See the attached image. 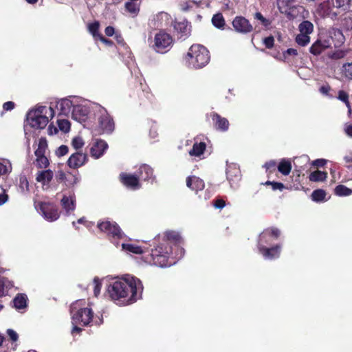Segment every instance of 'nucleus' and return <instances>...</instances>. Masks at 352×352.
Instances as JSON below:
<instances>
[{"instance_id": "nucleus-29", "label": "nucleus", "mask_w": 352, "mask_h": 352, "mask_svg": "<svg viewBox=\"0 0 352 352\" xmlns=\"http://www.w3.org/2000/svg\"><path fill=\"white\" fill-rule=\"evenodd\" d=\"M206 148V144L205 142H195L192 149L189 151V155L190 156L195 157H200L202 154H204V151Z\"/></svg>"}, {"instance_id": "nucleus-16", "label": "nucleus", "mask_w": 352, "mask_h": 352, "mask_svg": "<svg viewBox=\"0 0 352 352\" xmlns=\"http://www.w3.org/2000/svg\"><path fill=\"white\" fill-rule=\"evenodd\" d=\"M135 174L137 177H138L139 182L143 180L153 183L155 179L153 168L147 164L141 165L136 170Z\"/></svg>"}, {"instance_id": "nucleus-47", "label": "nucleus", "mask_w": 352, "mask_h": 352, "mask_svg": "<svg viewBox=\"0 0 352 352\" xmlns=\"http://www.w3.org/2000/svg\"><path fill=\"white\" fill-rule=\"evenodd\" d=\"M265 185L269 186L270 185L272 186V188L273 190H278L280 191H283L286 187L285 185L281 182H271V181H267L265 183Z\"/></svg>"}, {"instance_id": "nucleus-17", "label": "nucleus", "mask_w": 352, "mask_h": 352, "mask_svg": "<svg viewBox=\"0 0 352 352\" xmlns=\"http://www.w3.org/2000/svg\"><path fill=\"white\" fill-rule=\"evenodd\" d=\"M87 160V154L82 152H76L68 159L67 165L72 168H78L83 166Z\"/></svg>"}, {"instance_id": "nucleus-33", "label": "nucleus", "mask_w": 352, "mask_h": 352, "mask_svg": "<svg viewBox=\"0 0 352 352\" xmlns=\"http://www.w3.org/2000/svg\"><path fill=\"white\" fill-rule=\"evenodd\" d=\"M212 25L220 30H223L226 26V21L223 14L220 12L213 15L212 18Z\"/></svg>"}, {"instance_id": "nucleus-4", "label": "nucleus", "mask_w": 352, "mask_h": 352, "mask_svg": "<svg viewBox=\"0 0 352 352\" xmlns=\"http://www.w3.org/2000/svg\"><path fill=\"white\" fill-rule=\"evenodd\" d=\"M185 58L189 66L195 69L202 68L210 61L209 51L201 45H192Z\"/></svg>"}, {"instance_id": "nucleus-13", "label": "nucleus", "mask_w": 352, "mask_h": 352, "mask_svg": "<svg viewBox=\"0 0 352 352\" xmlns=\"http://www.w3.org/2000/svg\"><path fill=\"white\" fill-rule=\"evenodd\" d=\"M294 0H279L278 2V10L280 13L285 14L289 19H294L296 15L297 6H294Z\"/></svg>"}, {"instance_id": "nucleus-25", "label": "nucleus", "mask_w": 352, "mask_h": 352, "mask_svg": "<svg viewBox=\"0 0 352 352\" xmlns=\"http://www.w3.org/2000/svg\"><path fill=\"white\" fill-rule=\"evenodd\" d=\"M174 29L184 36H187L190 34V25L186 20L182 21H175L174 23Z\"/></svg>"}, {"instance_id": "nucleus-51", "label": "nucleus", "mask_w": 352, "mask_h": 352, "mask_svg": "<svg viewBox=\"0 0 352 352\" xmlns=\"http://www.w3.org/2000/svg\"><path fill=\"white\" fill-rule=\"evenodd\" d=\"M264 166L270 173L274 172L277 168L276 162L274 160L267 162Z\"/></svg>"}, {"instance_id": "nucleus-1", "label": "nucleus", "mask_w": 352, "mask_h": 352, "mask_svg": "<svg viewBox=\"0 0 352 352\" xmlns=\"http://www.w3.org/2000/svg\"><path fill=\"white\" fill-rule=\"evenodd\" d=\"M143 288L139 278L126 275L111 283L107 287V293L112 300L131 304L141 298Z\"/></svg>"}, {"instance_id": "nucleus-44", "label": "nucleus", "mask_w": 352, "mask_h": 352, "mask_svg": "<svg viewBox=\"0 0 352 352\" xmlns=\"http://www.w3.org/2000/svg\"><path fill=\"white\" fill-rule=\"evenodd\" d=\"M296 42L300 46H305L310 42L309 35L300 33L296 37Z\"/></svg>"}, {"instance_id": "nucleus-19", "label": "nucleus", "mask_w": 352, "mask_h": 352, "mask_svg": "<svg viewBox=\"0 0 352 352\" xmlns=\"http://www.w3.org/2000/svg\"><path fill=\"white\" fill-rule=\"evenodd\" d=\"M329 47H331L329 40L318 39L311 45L309 48V52L314 56H318Z\"/></svg>"}, {"instance_id": "nucleus-37", "label": "nucleus", "mask_w": 352, "mask_h": 352, "mask_svg": "<svg viewBox=\"0 0 352 352\" xmlns=\"http://www.w3.org/2000/svg\"><path fill=\"white\" fill-rule=\"evenodd\" d=\"M327 177V173L320 170H315L309 175V180L311 182H322Z\"/></svg>"}, {"instance_id": "nucleus-21", "label": "nucleus", "mask_w": 352, "mask_h": 352, "mask_svg": "<svg viewBox=\"0 0 352 352\" xmlns=\"http://www.w3.org/2000/svg\"><path fill=\"white\" fill-rule=\"evenodd\" d=\"M186 186L192 190L198 192L204 190L205 183L201 179L197 176H188L186 178Z\"/></svg>"}, {"instance_id": "nucleus-56", "label": "nucleus", "mask_w": 352, "mask_h": 352, "mask_svg": "<svg viewBox=\"0 0 352 352\" xmlns=\"http://www.w3.org/2000/svg\"><path fill=\"white\" fill-rule=\"evenodd\" d=\"M298 54V52L296 49L289 48L285 52H283V58L287 59L288 56H296Z\"/></svg>"}, {"instance_id": "nucleus-58", "label": "nucleus", "mask_w": 352, "mask_h": 352, "mask_svg": "<svg viewBox=\"0 0 352 352\" xmlns=\"http://www.w3.org/2000/svg\"><path fill=\"white\" fill-rule=\"evenodd\" d=\"M349 1V0H332L333 6L338 8L344 6Z\"/></svg>"}, {"instance_id": "nucleus-36", "label": "nucleus", "mask_w": 352, "mask_h": 352, "mask_svg": "<svg viewBox=\"0 0 352 352\" xmlns=\"http://www.w3.org/2000/svg\"><path fill=\"white\" fill-rule=\"evenodd\" d=\"M122 249L136 254H143L145 253L141 246L130 244V243H122Z\"/></svg>"}, {"instance_id": "nucleus-55", "label": "nucleus", "mask_w": 352, "mask_h": 352, "mask_svg": "<svg viewBox=\"0 0 352 352\" xmlns=\"http://www.w3.org/2000/svg\"><path fill=\"white\" fill-rule=\"evenodd\" d=\"M213 206L218 209H222L226 206V201L221 198L216 199L213 201Z\"/></svg>"}, {"instance_id": "nucleus-59", "label": "nucleus", "mask_w": 352, "mask_h": 352, "mask_svg": "<svg viewBox=\"0 0 352 352\" xmlns=\"http://www.w3.org/2000/svg\"><path fill=\"white\" fill-rule=\"evenodd\" d=\"M98 38L101 42H102L109 47H112L114 45L113 41L105 38L104 36H102V34L100 35V37Z\"/></svg>"}, {"instance_id": "nucleus-7", "label": "nucleus", "mask_w": 352, "mask_h": 352, "mask_svg": "<svg viewBox=\"0 0 352 352\" xmlns=\"http://www.w3.org/2000/svg\"><path fill=\"white\" fill-rule=\"evenodd\" d=\"M173 37L164 30H160L154 38L153 49L158 53H165L173 45Z\"/></svg>"}, {"instance_id": "nucleus-22", "label": "nucleus", "mask_w": 352, "mask_h": 352, "mask_svg": "<svg viewBox=\"0 0 352 352\" xmlns=\"http://www.w3.org/2000/svg\"><path fill=\"white\" fill-rule=\"evenodd\" d=\"M62 208L65 210L67 214H69L71 212L74 211L76 208V197L73 195H63L60 200Z\"/></svg>"}, {"instance_id": "nucleus-50", "label": "nucleus", "mask_w": 352, "mask_h": 352, "mask_svg": "<svg viewBox=\"0 0 352 352\" xmlns=\"http://www.w3.org/2000/svg\"><path fill=\"white\" fill-rule=\"evenodd\" d=\"M94 296L97 297L100 294L101 287H102L101 282L98 277L94 278Z\"/></svg>"}, {"instance_id": "nucleus-62", "label": "nucleus", "mask_w": 352, "mask_h": 352, "mask_svg": "<svg viewBox=\"0 0 352 352\" xmlns=\"http://www.w3.org/2000/svg\"><path fill=\"white\" fill-rule=\"evenodd\" d=\"M105 34L108 36H112L115 32L114 28L112 26H107L104 30Z\"/></svg>"}, {"instance_id": "nucleus-5", "label": "nucleus", "mask_w": 352, "mask_h": 352, "mask_svg": "<svg viewBox=\"0 0 352 352\" xmlns=\"http://www.w3.org/2000/svg\"><path fill=\"white\" fill-rule=\"evenodd\" d=\"M52 107L45 106L38 107L36 109L28 112L27 119L32 127L35 129H44L49 122V118L54 116Z\"/></svg>"}, {"instance_id": "nucleus-43", "label": "nucleus", "mask_w": 352, "mask_h": 352, "mask_svg": "<svg viewBox=\"0 0 352 352\" xmlns=\"http://www.w3.org/2000/svg\"><path fill=\"white\" fill-rule=\"evenodd\" d=\"M36 165L39 168H47L49 164V160L45 155L36 156Z\"/></svg>"}, {"instance_id": "nucleus-39", "label": "nucleus", "mask_w": 352, "mask_h": 352, "mask_svg": "<svg viewBox=\"0 0 352 352\" xmlns=\"http://www.w3.org/2000/svg\"><path fill=\"white\" fill-rule=\"evenodd\" d=\"M335 194L338 196H349L352 194V190L347 188L346 186L340 184L335 188Z\"/></svg>"}, {"instance_id": "nucleus-18", "label": "nucleus", "mask_w": 352, "mask_h": 352, "mask_svg": "<svg viewBox=\"0 0 352 352\" xmlns=\"http://www.w3.org/2000/svg\"><path fill=\"white\" fill-rule=\"evenodd\" d=\"M108 148L107 143L102 140H98L90 148V154L95 159L102 156Z\"/></svg>"}, {"instance_id": "nucleus-35", "label": "nucleus", "mask_w": 352, "mask_h": 352, "mask_svg": "<svg viewBox=\"0 0 352 352\" xmlns=\"http://www.w3.org/2000/svg\"><path fill=\"white\" fill-rule=\"evenodd\" d=\"M318 14L322 17L330 16L331 10L329 2H323L320 3L317 9Z\"/></svg>"}, {"instance_id": "nucleus-63", "label": "nucleus", "mask_w": 352, "mask_h": 352, "mask_svg": "<svg viewBox=\"0 0 352 352\" xmlns=\"http://www.w3.org/2000/svg\"><path fill=\"white\" fill-rule=\"evenodd\" d=\"M330 90L331 87L329 85H323L320 88V93L324 95H327Z\"/></svg>"}, {"instance_id": "nucleus-30", "label": "nucleus", "mask_w": 352, "mask_h": 352, "mask_svg": "<svg viewBox=\"0 0 352 352\" xmlns=\"http://www.w3.org/2000/svg\"><path fill=\"white\" fill-rule=\"evenodd\" d=\"M292 168V163L287 159H282L277 166L278 170L285 176L290 173Z\"/></svg>"}, {"instance_id": "nucleus-45", "label": "nucleus", "mask_w": 352, "mask_h": 352, "mask_svg": "<svg viewBox=\"0 0 352 352\" xmlns=\"http://www.w3.org/2000/svg\"><path fill=\"white\" fill-rule=\"evenodd\" d=\"M338 98L342 102H344L349 111L351 107L349 99V94L344 90H340L338 94Z\"/></svg>"}, {"instance_id": "nucleus-40", "label": "nucleus", "mask_w": 352, "mask_h": 352, "mask_svg": "<svg viewBox=\"0 0 352 352\" xmlns=\"http://www.w3.org/2000/svg\"><path fill=\"white\" fill-rule=\"evenodd\" d=\"M326 192L322 189H317L311 194L312 200L316 202L322 201L325 199Z\"/></svg>"}, {"instance_id": "nucleus-12", "label": "nucleus", "mask_w": 352, "mask_h": 352, "mask_svg": "<svg viewBox=\"0 0 352 352\" xmlns=\"http://www.w3.org/2000/svg\"><path fill=\"white\" fill-rule=\"evenodd\" d=\"M120 182L126 188L137 190L141 188V184L138 181V177L135 173L130 174L127 173H121L119 175Z\"/></svg>"}, {"instance_id": "nucleus-61", "label": "nucleus", "mask_w": 352, "mask_h": 352, "mask_svg": "<svg viewBox=\"0 0 352 352\" xmlns=\"http://www.w3.org/2000/svg\"><path fill=\"white\" fill-rule=\"evenodd\" d=\"M8 199V195L6 194V191H3L0 193V206L4 204Z\"/></svg>"}, {"instance_id": "nucleus-15", "label": "nucleus", "mask_w": 352, "mask_h": 352, "mask_svg": "<svg viewBox=\"0 0 352 352\" xmlns=\"http://www.w3.org/2000/svg\"><path fill=\"white\" fill-rule=\"evenodd\" d=\"M212 121L213 126L220 131H226L229 129L230 123L227 118L221 116L216 112H211L209 114Z\"/></svg>"}, {"instance_id": "nucleus-10", "label": "nucleus", "mask_w": 352, "mask_h": 352, "mask_svg": "<svg viewBox=\"0 0 352 352\" xmlns=\"http://www.w3.org/2000/svg\"><path fill=\"white\" fill-rule=\"evenodd\" d=\"M39 209L44 218L50 221L57 220L60 214L57 206L50 202H40Z\"/></svg>"}, {"instance_id": "nucleus-28", "label": "nucleus", "mask_w": 352, "mask_h": 352, "mask_svg": "<svg viewBox=\"0 0 352 352\" xmlns=\"http://www.w3.org/2000/svg\"><path fill=\"white\" fill-rule=\"evenodd\" d=\"M57 181L65 182L67 186H70L76 183L77 178L71 173L65 174L64 172L60 171L57 175Z\"/></svg>"}, {"instance_id": "nucleus-11", "label": "nucleus", "mask_w": 352, "mask_h": 352, "mask_svg": "<svg viewBox=\"0 0 352 352\" xmlns=\"http://www.w3.org/2000/svg\"><path fill=\"white\" fill-rule=\"evenodd\" d=\"M234 30L239 33L248 34L253 31V26L246 18L236 16L232 21Z\"/></svg>"}, {"instance_id": "nucleus-6", "label": "nucleus", "mask_w": 352, "mask_h": 352, "mask_svg": "<svg viewBox=\"0 0 352 352\" xmlns=\"http://www.w3.org/2000/svg\"><path fill=\"white\" fill-rule=\"evenodd\" d=\"M97 228L105 233L111 241L124 239L126 235L116 221L109 220L98 221Z\"/></svg>"}, {"instance_id": "nucleus-53", "label": "nucleus", "mask_w": 352, "mask_h": 352, "mask_svg": "<svg viewBox=\"0 0 352 352\" xmlns=\"http://www.w3.org/2000/svg\"><path fill=\"white\" fill-rule=\"evenodd\" d=\"M7 283H8L7 278L0 276V297H2L5 295V288L7 287Z\"/></svg>"}, {"instance_id": "nucleus-54", "label": "nucleus", "mask_w": 352, "mask_h": 352, "mask_svg": "<svg viewBox=\"0 0 352 352\" xmlns=\"http://www.w3.org/2000/svg\"><path fill=\"white\" fill-rule=\"evenodd\" d=\"M69 151V148L66 145H61L58 147L57 151H56V154L58 157H62L65 155Z\"/></svg>"}, {"instance_id": "nucleus-60", "label": "nucleus", "mask_w": 352, "mask_h": 352, "mask_svg": "<svg viewBox=\"0 0 352 352\" xmlns=\"http://www.w3.org/2000/svg\"><path fill=\"white\" fill-rule=\"evenodd\" d=\"M15 107V104L14 102L8 101L3 104V108L5 111H11Z\"/></svg>"}, {"instance_id": "nucleus-20", "label": "nucleus", "mask_w": 352, "mask_h": 352, "mask_svg": "<svg viewBox=\"0 0 352 352\" xmlns=\"http://www.w3.org/2000/svg\"><path fill=\"white\" fill-rule=\"evenodd\" d=\"M160 243H166L168 245L172 247V243H179L181 236L179 234L175 231H166L164 232L163 236H158L157 239Z\"/></svg>"}, {"instance_id": "nucleus-8", "label": "nucleus", "mask_w": 352, "mask_h": 352, "mask_svg": "<svg viewBox=\"0 0 352 352\" xmlns=\"http://www.w3.org/2000/svg\"><path fill=\"white\" fill-rule=\"evenodd\" d=\"M280 235V231L277 228L271 227L265 229L259 235L257 248L272 245V239H278Z\"/></svg>"}, {"instance_id": "nucleus-27", "label": "nucleus", "mask_w": 352, "mask_h": 352, "mask_svg": "<svg viewBox=\"0 0 352 352\" xmlns=\"http://www.w3.org/2000/svg\"><path fill=\"white\" fill-rule=\"evenodd\" d=\"M56 107L60 111V114L67 115L73 107L72 102L67 98L62 99L57 102Z\"/></svg>"}, {"instance_id": "nucleus-31", "label": "nucleus", "mask_w": 352, "mask_h": 352, "mask_svg": "<svg viewBox=\"0 0 352 352\" xmlns=\"http://www.w3.org/2000/svg\"><path fill=\"white\" fill-rule=\"evenodd\" d=\"M27 300L28 298L27 296L24 294H18L13 299L12 302L14 304V307L16 309H24L27 306Z\"/></svg>"}, {"instance_id": "nucleus-42", "label": "nucleus", "mask_w": 352, "mask_h": 352, "mask_svg": "<svg viewBox=\"0 0 352 352\" xmlns=\"http://www.w3.org/2000/svg\"><path fill=\"white\" fill-rule=\"evenodd\" d=\"M254 19L259 21L261 25L266 28H269V27L271 25L272 21L264 17L263 15L259 12H257L254 14Z\"/></svg>"}, {"instance_id": "nucleus-41", "label": "nucleus", "mask_w": 352, "mask_h": 352, "mask_svg": "<svg viewBox=\"0 0 352 352\" xmlns=\"http://www.w3.org/2000/svg\"><path fill=\"white\" fill-rule=\"evenodd\" d=\"M342 73L346 79L352 80V62L342 65Z\"/></svg>"}, {"instance_id": "nucleus-14", "label": "nucleus", "mask_w": 352, "mask_h": 352, "mask_svg": "<svg viewBox=\"0 0 352 352\" xmlns=\"http://www.w3.org/2000/svg\"><path fill=\"white\" fill-rule=\"evenodd\" d=\"M258 250L265 259L274 260L280 257L282 245L280 244H276L268 247H262L258 249Z\"/></svg>"}, {"instance_id": "nucleus-52", "label": "nucleus", "mask_w": 352, "mask_h": 352, "mask_svg": "<svg viewBox=\"0 0 352 352\" xmlns=\"http://www.w3.org/2000/svg\"><path fill=\"white\" fill-rule=\"evenodd\" d=\"M263 43L267 49H272L274 45V38L270 35L263 39Z\"/></svg>"}, {"instance_id": "nucleus-48", "label": "nucleus", "mask_w": 352, "mask_h": 352, "mask_svg": "<svg viewBox=\"0 0 352 352\" xmlns=\"http://www.w3.org/2000/svg\"><path fill=\"white\" fill-rule=\"evenodd\" d=\"M47 143L45 140H40L37 149L34 153L36 156L45 155Z\"/></svg>"}, {"instance_id": "nucleus-57", "label": "nucleus", "mask_w": 352, "mask_h": 352, "mask_svg": "<svg viewBox=\"0 0 352 352\" xmlns=\"http://www.w3.org/2000/svg\"><path fill=\"white\" fill-rule=\"evenodd\" d=\"M7 333L9 336L10 340L13 342H16L19 338V336H18V334L16 333V332L11 329H8L7 330Z\"/></svg>"}, {"instance_id": "nucleus-24", "label": "nucleus", "mask_w": 352, "mask_h": 352, "mask_svg": "<svg viewBox=\"0 0 352 352\" xmlns=\"http://www.w3.org/2000/svg\"><path fill=\"white\" fill-rule=\"evenodd\" d=\"M72 118L79 122L85 120L88 110L82 105H74L72 110Z\"/></svg>"}, {"instance_id": "nucleus-3", "label": "nucleus", "mask_w": 352, "mask_h": 352, "mask_svg": "<svg viewBox=\"0 0 352 352\" xmlns=\"http://www.w3.org/2000/svg\"><path fill=\"white\" fill-rule=\"evenodd\" d=\"M85 300H78L70 306L73 324L88 326L93 321L94 312L91 308L85 307Z\"/></svg>"}, {"instance_id": "nucleus-9", "label": "nucleus", "mask_w": 352, "mask_h": 352, "mask_svg": "<svg viewBox=\"0 0 352 352\" xmlns=\"http://www.w3.org/2000/svg\"><path fill=\"white\" fill-rule=\"evenodd\" d=\"M98 124L100 129L105 133H110L115 129V123L113 118L106 109L100 107L98 110Z\"/></svg>"}, {"instance_id": "nucleus-64", "label": "nucleus", "mask_w": 352, "mask_h": 352, "mask_svg": "<svg viewBox=\"0 0 352 352\" xmlns=\"http://www.w3.org/2000/svg\"><path fill=\"white\" fill-rule=\"evenodd\" d=\"M344 131L347 135L352 137V124L346 125Z\"/></svg>"}, {"instance_id": "nucleus-34", "label": "nucleus", "mask_w": 352, "mask_h": 352, "mask_svg": "<svg viewBox=\"0 0 352 352\" xmlns=\"http://www.w3.org/2000/svg\"><path fill=\"white\" fill-rule=\"evenodd\" d=\"M300 33L309 35L314 32V25L311 22L305 20L298 25Z\"/></svg>"}, {"instance_id": "nucleus-46", "label": "nucleus", "mask_w": 352, "mask_h": 352, "mask_svg": "<svg viewBox=\"0 0 352 352\" xmlns=\"http://www.w3.org/2000/svg\"><path fill=\"white\" fill-rule=\"evenodd\" d=\"M57 122L60 131L67 133L70 130V122L67 120H58Z\"/></svg>"}, {"instance_id": "nucleus-2", "label": "nucleus", "mask_w": 352, "mask_h": 352, "mask_svg": "<svg viewBox=\"0 0 352 352\" xmlns=\"http://www.w3.org/2000/svg\"><path fill=\"white\" fill-rule=\"evenodd\" d=\"M173 253V247L168 245L166 242L160 243L153 249L151 252L144 253L142 255V260L151 265L160 267L170 266L174 261L170 260Z\"/></svg>"}, {"instance_id": "nucleus-23", "label": "nucleus", "mask_w": 352, "mask_h": 352, "mask_svg": "<svg viewBox=\"0 0 352 352\" xmlns=\"http://www.w3.org/2000/svg\"><path fill=\"white\" fill-rule=\"evenodd\" d=\"M330 38L331 41L330 42L331 45H333L336 48L341 47L345 41V37L342 32L338 29L333 30L330 32Z\"/></svg>"}, {"instance_id": "nucleus-32", "label": "nucleus", "mask_w": 352, "mask_h": 352, "mask_svg": "<svg viewBox=\"0 0 352 352\" xmlns=\"http://www.w3.org/2000/svg\"><path fill=\"white\" fill-rule=\"evenodd\" d=\"M124 7L128 12L134 16H137L140 10V2L138 3L129 0L125 3Z\"/></svg>"}, {"instance_id": "nucleus-49", "label": "nucleus", "mask_w": 352, "mask_h": 352, "mask_svg": "<svg viewBox=\"0 0 352 352\" xmlns=\"http://www.w3.org/2000/svg\"><path fill=\"white\" fill-rule=\"evenodd\" d=\"M72 145L75 149L81 148L84 145V142L82 138L75 137L72 141Z\"/></svg>"}, {"instance_id": "nucleus-26", "label": "nucleus", "mask_w": 352, "mask_h": 352, "mask_svg": "<svg viewBox=\"0 0 352 352\" xmlns=\"http://www.w3.org/2000/svg\"><path fill=\"white\" fill-rule=\"evenodd\" d=\"M53 176L54 173L51 170H45L38 172L36 177V180L38 182L45 184L50 183L52 181Z\"/></svg>"}, {"instance_id": "nucleus-38", "label": "nucleus", "mask_w": 352, "mask_h": 352, "mask_svg": "<svg viewBox=\"0 0 352 352\" xmlns=\"http://www.w3.org/2000/svg\"><path fill=\"white\" fill-rule=\"evenodd\" d=\"M100 28V23L98 21H95L93 23H89L87 25L88 31L90 34H92L94 38H99L100 35H102L99 33Z\"/></svg>"}]
</instances>
